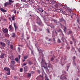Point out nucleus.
Instances as JSON below:
<instances>
[{
  "label": "nucleus",
  "mask_w": 80,
  "mask_h": 80,
  "mask_svg": "<svg viewBox=\"0 0 80 80\" xmlns=\"http://www.w3.org/2000/svg\"><path fill=\"white\" fill-rule=\"evenodd\" d=\"M27 64V62H26L25 63H23V66H25Z\"/></svg>",
  "instance_id": "47"
},
{
  "label": "nucleus",
  "mask_w": 80,
  "mask_h": 80,
  "mask_svg": "<svg viewBox=\"0 0 80 80\" xmlns=\"http://www.w3.org/2000/svg\"><path fill=\"white\" fill-rule=\"evenodd\" d=\"M4 70H5L6 71H7L8 72V71H10V69L7 68H4Z\"/></svg>",
  "instance_id": "10"
},
{
  "label": "nucleus",
  "mask_w": 80,
  "mask_h": 80,
  "mask_svg": "<svg viewBox=\"0 0 80 80\" xmlns=\"http://www.w3.org/2000/svg\"><path fill=\"white\" fill-rule=\"evenodd\" d=\"M72 33V31L71 30H70L68 32L67 35H69V34H71Z\"/></svg>",
  "instance_id": "13"
},
{
  "label": "nucleus",
  "mask_w": 80,
  "mask_h": 80,
  "mask_svg": "<svg viewBox=\"0 0 80 80\" xmlns=\"http://www.w3.org/2000/svg\"><path fill=\"white\" fill-rule=\"evenodd\" d=\"M75 58H76V57H75V56H74L72 58L73 60H75Z\"/></svg>",
  "instance_id": "46"
},
{
  "label": "nucleus",
  "mask_w": 80,
  "mask_h": 80,
  "mask_svg": "<svg viewBox=\"0 0 80 80\" xmlns=\"http://www.w3.org/2000/svg\"><path fill=\"white\" fill-rule=\"evenodd\" d=\"M46 40H48V37H46Z\"/></svg>",
  "instance_id": "63"
},
{
  "label": "nucleus",
  "mask_w": 80,
  "mask_h": 80,
  "mask_svg": "<svg viewBox=\"0 0 80 80\" xmlns=\"http://www.w3.org/2000/svg\"><path fill=\"white\" fill-rule=\"evenodd\" d=\"M37 30V29H35L34 30V31H35V32H36Z\"/></svg>",
  "instance_id": "61"
},
{
  "label": "nucleus",
  "mask_w": 80,
  "mask_h": 80,
  "mask_svg": "<svg viewBox=\"0 0 80 80\" xmlns=\"http://www.w3.org/2000/svg\"><path fill=\"white\" fill-rule=\"evenodd\" d=\"M1 19H2L3 20V19H4V16H2L1 17Z\"/></svg>",
  "instance_id": "52"
},
{
  "label": "nucleus",
  "mask_w": 80,
  "mask_h": 80,
  "mask_svg": "<svg viewBox=\"0 0 80 80\" xmlns=\"http://www.w3.org/2000/svg\"><path fill=\"white\" fill-rule=\"evenodd\" d=\"M4 5L5 6V7H7V5H8V2H6L4 4Z\"/></svg>",
  "instance_id": "17"
},
{
  "label": "nucleus",
  "mask_w": 80,
  "mask_h": 80,
  "mask_svg": "<svg viewBox=\"0 0 80 80\" xmlns=\"http://www.w3.org/2000/svg\"><path fill=\"white\" fill-rule=\"evenodd\" d=\"M46 30H47V32H48L49 33H50V31L49 30V29H46Z\"/></svg>",
  "instance_id": "40"
},
{
  "label": "nucleus",
  "mask_w": 80,
  "mask_h": 80,
  "mask_svg": "<svg viewBox=\"0 0 80 80\" xmlns=\"http://www.w3.org/2000/svg\"><path fill=\"white\" fill-rule=\"evenodd\" d=\"M77 22L78 23H79V20H77Z\"/></svg>",
  "instance_id": "64"
},
{
  "label": "nucleus",
  "mask_w": 80,
  "mask_h": 80,
  "mask_svg": "<svg viewBox=\"0 0 80 80\" xmlns=\"http://www.w3.org/2000/svg\"><path fill=\"white\" fill-rule=\"evenodd\" d=\"M11 63H12V65H14V64H15V61L13 59L11 60Z\"/></svg>",
  "instance_id": "16"
},
{
  "label": "nucleus",
  "mask_w": 80,
  "mask_h": 80,
  "mask_svg": "<svg viewBox=\"0 0 80 80\" xmlns=\"http://www.w3.org/2000/svg\"><path fill=\"white\" fill-rule=\"evenodd\" d=\"M54 22L55 23H58V21H57L56 20H54Z\"/></svg>",
  "instance_id": "30"
},
{
  "label": "nucleus",
  "mask_w": 80,
  "mask_h": 80,
  "mask_svg": "<svg viewBox=\"0 0 80 80\" xmlns=\"http://www.w3.org/2000/svg\"><path fill=\"white\" fill-rule=\"evenodd\" d=\"M12 37L14 38L15 37V33H12Z\"/></svg>",
  "instance_id": "18"
},
{
  "label": "nucleus",
  "mask_w": 80,
  "mask_h": 80,
  "mask_svg": "<svg viewBox=\"0 0 80 80\" xmlns=\"http://www.w3.org/2000/svg\"><path fill=\"white\" fill-rule=\"evenodd\" d=\"M10 48H11V49H13V45H10Z\"/></svg>",
  "instance_id": "35"
},
{
  "label": "nucleus",
  "mask_w": 80,
  "mask_h": 80,
  "mask_svg": "<svg viewBox=\"0 0 80 80\" xmlns=\"http://www.w3.org/2000/svg\"><path fill=\"white\" fill-rule=\"evenodd\" d=\"M19 58V59H20V55H18Z\"/></svg>",
  "instance_id": "62"
},
{
  "label": "nucleus",
  "mask_w": 80,
  "mask_h": 80,
  "mask_svg": "<svg viewBox=\"0 0 80 80\" xmlns=\"http://www.w3.org/2000/svg\"><path fill=\"white\" fill-rule=\"evenodd\" d=\"M63 74H62V75H61L60 78H59L61 79V80H67V76L65 75V76L62 77L63 75Z\"/></svg>",
  "instance_id": "2"
},
{
  "label": "nucleus",
  "mask_w": 80,
  "mask_h": 80,
  "mask_svg": "<svg viewBox=\"0 0 80 80\" xmlns=\"http://www.w3.org/2000/svg\"><path fill=\"white\" fill-rule=\"evenodd\" d=\"M54 60V58H51V61H53Z\"/></svg>",
  "instance_id": "42"
},
{
  "label": "nucleus",
  "mask_w": 80,
  "mask_h": 80,
  "mask_svg": "<svg viewBox=\"0 0 80 80\" xmlns=\"http://www.w3.org/2000/svg\"><path fill=\"white\" fill-rule=\"evenodd\" d=\"M13 12H14V13H16V10L15 9H14L13 10Z\"/></svg>",
  "instance_id": "51"
},
{
  "label": "nucleus",
  "mask_w": 80,
  "mask_h": 80,
  "mask_svg": "<svg viewBox=\"0 0 80 80\" xmlns=\"http://www.w3.org/2000/svg\"><path fill=\"white\" fill-rule=\"evenodd\" d=\"M27 58H28V56H24V59H27Z\"/></svg>",
  "instance_id": "33"
},
{
  "label": "nucleus",
  "mask_w": 80,
  "mask_h": 80,
  "mask_svg": "<svg viewBox=\"0 0 80 80\" xmlns=\"http://www.w3.org/2000/svg\"><path fill=\"white\" fill-rule=\"evenodd\" d=\"M61 40L62 41V42H64V40H65V38L63 37H62L61 38Z\"/></svg>",
  "instance_id": "27"
},
{
  "label": "nucleus",
  "mask_w": 80,
  "mask_h": 80,
  "mask_svg": "<svg viewBox=\"0 0 80 80\" xmlns=\"http://www.w3.org/2000/svg\"><path fill=\"white\" fill-rule=\"evenodd\" d=\"M72 40L75 43H76V40L74 38H72Z\"/></svg>",
  "instance_id": "23"
},
{
  "label": "nucleus",
  "mask_w": 80,
  "mask_h": 80,
  "mask_svg": "<svg viewBox=\"0 0 80 80\" xmlns=\"http://www.w3.org/2000/svg\"><path fill=\"white\" fill-rule=\"evenodd\" d=\"M14 80H17V78L16 76H14Z\"/></svg>",
  "instance_id": "32"
},
{
  "label": "nucleus",
  "mask_w": 80,
  "mask_h": 80,
  "mask_svg": "<svg viewBox=\"0 0 80 80\" xmlns=\"http://www.w3.org/2000/svg\"><path fill=\"white\" fill-rule=\"evenodd\" d=\"M0 45L3 47H5V43L3 42H0Z\"/></svg>",
  "instance_id": "4"
},
{
  "label": "nucleus",
  "mask_w": 80,
  "mask_h": 80,
  "mask_svg": "<svg viewBox=\"0 0 80 80\" xmlns=\"http://www.w3.org/2000/svg\"><path fill=\"white\" fill-rule=\"evenodd\" d=\"M56 59V62H58V60H57V59Z\"/></svg>",
  "instance_id": "58"
},
{
  "label": "nucleus",
  "mask_w": 80,
  "mask_h": 80,
  "mask_svg": "<svg viewBox=\"0 0 80 80\" xmlns=\"http://www.w3.org/2000/svg\"><path fill=\"white\" fill-rule=\"evenodd\" d=\"M28 69V67L27 66H26L24 68V70L25 71H27V69Z\"/></svg>",
  "instance_id": "15"
},
{
  "label": "nucleus",
  "mask_w": 80,
  "mask_h": 80,
  "mask_svg": "<svg viewBox=\"0 0 80 80\" xmlns=\"http://www.w3.org/2000/svg\"><path fill=\"white\" fill-rule=\"evenodd\" d=\"M58 32H62V30L60 29L59 30L57 31Z\"/></svg>",
  "instance_id": "41"
},
{
  "label": "nucleus",
  "mask_w": 80,
  "mask_h": 80,
  "mask_svg": "<svg viewBox=\"0 0 80 80\" xmlns=\"http://www.w3.org/2000/svg\"><path fill=\"white\" fill-rule=\"evenodd\" d=\"M13 58V55H11V58Z\"/></svg>",
  "instance_id": "44"
},
{
  "label": "nucleus",
  "mask_w": 80,
  "mask_h": 80,
  "mask_svg": "<svg viewBox=\"0 0 80 80\" xmlns=\"http://www.w3.org/2000/svg\"><path fill=\"white\" fill-rule=\"evenodd\" d=\"M0 10L2 12H7V10H5L4 9H3L2 8H0Z\"/></svg>",
  "instance_id": "9"
},
{
  "label": "nucleus",
  "mask_w": 80,
  "mask_h": 80,
  "mask_svg": "<svg viewBox=\"0 0 80 80\" xmlns=\"http://www.w3.org/2000/svg\"><path fill=\"white\" fill-rule=\"evenodd\" d=\"M55 32L56 33V35H58V33H57V31H55Z\"/></svg>",
  "instance_id": "56"
},
{
  "label": "nucleus",
  "mask_w": 80,
  "mask_h": 80,
  "mask_svg": "<svg viewBox=\"0 0 80 80\" xmlns=\"http://www.w3.org/2000/svg\"><path fill=\"white\" fill-rule=\"evenodd\" d=\"M55 7H56V8H58V5L57 4H56L55 5Z\"/></svg>",
  "instance_id": "37"
},
{
  "label": "nucleus",
  "mask_w": 80,
  "mask_h": 80,
  "mask_svg": "<svg viewBox=\"0 0 80 80\" xmlns=\"http://www.w3.org/2000/svg\"><path fill=\"white\" fill-rule=\"evenodd\" d=\"M58 42L59 43H61V41H60V40L59 38L58 39Z\"/></svg>",
  "instance_id": "29"
},
{
  "label": "nucleus",
  "mask_w": 80,
  "mask_h": 80,
  "mask_svg": "<svg viewBox=\"0 0 80 80\" xmlns=\"http://www.w3.org/2000/svg\"><path fill=\"white\" fill-rule=\"evenodd\" d=\"M15 60L16 61V62H18L19 61L18 58H15Z\"/></svg>",
  "instance_id": "20"
},
{
  "label": "nucleus",
  "mask_w": 80,
  "mask_h": 80,
  "mask_svg": "<svg viewBox=\"0 0 80 80\" xmlns=\"http://www.w3.org/2000/svg\"><path fill=\"white\" fill-rule=\"evenodd\" d=\"M12 20L14 21L15 20V16H13L12 17Z\"/></svg>",
  "instance_id": "26"
},
{
  "label": "nucleus",
  "mask_w": 80,
  "mask_h": 80,
  "mask_svg": "<svg viewBox=\"0 0 80 80\" xmlns=\"http://www.w3.org/2000/svg\"><path fill=\"white\" fill-rule=\"evenodd\" d=\"M70 48V47H67V49H68V50H69Z\"/></svg>",
  "instance_id": "53"
},
{
  "label": "nucleus",
  "mask_w": 80,
  "mask_h": 80,
  "mask_svg": "<svg viewBox=\"0 0 80 80\" xmlns=\"http://www.w3.org/2000/svg\"><path fill=\"white\" fill-rule=\"evenodd\" d=\"M18 51L19 52H20V48L19 47L18 48Z\"/></svg>",
  "instance_id": "28"
},
{
  "label": "nucleus",
  "mask_w": 80,
  "mask_h": 80,
  "mask_svg": "<svg viewBox=\"0 0 80 80\" xmlns=\"http://www.w3.org/2000/svg\"><path fill=\"white\" fill-rule=\"evenodd\" d=\"M31 74H33V73H35V72H34L33 71H32L31 72Z\"/></svg>",
  "instance_id": "45"
},
{
  "label": "nucleus",
  "mask_w": 80,
  "mask_h": 80,
  "mask_svg": "<svg viewBox=\"0 0 80 80\" xmlns=\"http://www.w3.org/2000/svg\"><path fill=\"white\" fill-rule=\"evenodd\" d=\"M23 71V69L22 68H21L20 69V72H22V71Z\"/></svg>",
  "instance_id": "38"
},
{
  "label": "nucleus",
  "mask_w": 80,
  "mask_h": 80,
  "mask_svg": "<svg viewBox=\"0 0 80 80\" xmlns=\"http://www.w3.org/2000/svg\"><path fill=\"white\" fill-rule=\"evenodd\" d=\"M70 44H73V42H72V41H70Z\"/></svg>",
  "instance_id": "57"
},
{
  "label": "nucleus",
  "mask_w": 80,
  "mask_h": 80,
  "mask_svg": "<svg viewBox=\"0 0 80 80\" xmlns=\"http://www.w3.org/2000/svg\"><path fill=\"white\" fill-rule=\"evenodd\" d=\"M11 68L12 70H14V68L13 67V66H11Z\"/></svg>",
  "instance_id": "36"
},
{
  "label": "nucleus",
  "mask_w": 80,
  "mask_h": 80,
  "mask_svg": "<svg viewBox=\"0 0 80 80\" xmlns=\"http://www.w3.org/2000/svg\"><path fill=\"white\" fill-rule=\"evenodd\" d=\"M72 50H75V49L74 48L73 46H72Z\"/></svg>",
  "instance_id": "55"
},
{
  "label": "nucleus",
  "mask_w": 80,
  "mask_h": 80,
  "mask_svg": "<svg viewBox=\"0 0 80 80\" xmlns=\"http://www.w3.org/2000/svg\"><path fill=\"white\" fill-rule=\"evenodd\" d=\"M4 56H5V53H1L0 57H1V58H4Z\"/></svg>",
  "instance_id": "6"
},
{
  "label": "nucleus",
  "mask_w": 80,
  "mask_h": 80,
  "mask_svg": "<svg viewBox=\"0 0 80 80\" xmlns=\"http://www.w3.org/2000/svg\"><path fill=\"white\" fill-rule=\"evenodd\" d=\"M59 21L60 22H63V21H64V22H66L65 20L63 19V18H61L59 19Z\"/></svg>",
  "instance_id": "11"
},
{
  "label": "nucleus",
  "mask_w": 80,
  "mask_h": 80,
  "mask_svg": "<svg viewBox=\"0 0 80 80\" xmlns=\"http://www.w3.org/2000/svg\"><path fill=\"white\" fill-rule=\"evenodd\" d=\"M12 25H10L9 26V31H12V30H13V29H12Z\"/></svg>",
  "instance_id": "12"
},
{
  "label": "nucleus",
  "mask_w": 80,
  "mask_h": 80,
  "mask_svg": "<svg viewBox=\"0 0 80 80\" xmlns=\"http://www.w3.org/2000/svg\"><path fill=\"white\" fill-rule=\"evenodd\" d=\"M43 73L45 75V77L46 78V80H49V79H48V77L47 76V75L46 74V73H45V72L44 71H43Z\"/></svg>",
  "instance_id": "7"
},
{
  "label": "nucleus",
  "mask_w": 80,
  "mask_h": 80,
  "mask_svg": "<svg viewBox=\"0 0 80 80\" xmlns=\"http://www.w3.org/2000/svg\"><path fill=\"white\" fill-rule=\"evenodd\" d=\"M63 59L64 60H66L67 59V57L66 56H64L62 57Z\"/></svg>",
  "instance_id": "14"
},
{
  "label": "nucleus",
  "mask_w": 80,
  "mask_h": 80,
  "mask_svg": "<svg viewBox=\"0 0 80 80\" xmlns=\"http://www.w3.org/2000/svg\"><path fill=\"white\" fill-rule=\"evenodd\" d=\"M8 2L10 3H13V2H14V1H13L12 0H9Z\"/></svg>",
  "instance_id": "22"
},
{
  "label": "nucleus",
  "mask_w": 80,
  "mask_h": 80,
  "mask_svg": "<svg viewBox=\"0 0 80 80\" xmlns=\"http://www.w3.org/2000/svg\"><path fill=\"white\" fill-rule=\"evenodd\" d=\"M48 41L49 42H50V41H52V39H49Z\"/></svg>",
  "instance_id": "59"
},
{
  "label": "nucleus",
  "mask_w": 80,
  "mask_h": 80,
  "mask_svg": "<svg viewBox=\"0 0 80 80\" xmlns=\"http://www.w3.org/2000/svg\"><path fill=\"white\" fill-rule=\"evenodd\" d=\"M38 24L39 25H40L42 24V22H38Z\"/></svg>",
  "instance_id": "43"
},
{
  "label": "nucleus",
  "mask_w": 80,
  "mask_h": 80,
  "mask_svg": "<svg viewBox=\"0 0 80 80\" xmlns=\"http://www.w3.org/2000/svg\"><path fill=\"white\" fill-rule=\"evenodd\" d=\"M2 31H3L4 33H8V29L6 28L5 29L4 28H3L2 29Z\"/></svg>",
  "instance_id": "3"
},
{
  "label": "nucleus",
  "mask_w": 80,
  "mask_h": 80,
  "mask_svg": "<svg viewBox=\"0 0 80 80\" xmlns=\"http://www.w3.org/2000/svg\"><path fill=\"white\" fill-rule=\"evenodd\" d=\"M3 78H7V75L4 74L3 76Z\"/></svg>",
  "instance_id": "19"
},
{
  "label": "nucleus",
  "mask_w": 80,
  "mask_h": 80,
  "mask_svg": "<svg viewBox=\"0 0 80 80\" xmlns=\"http://www.w3.org/2000/svg\"><path fill=\"white\" fill-rule=\"evenodd\" d=\"M31 73H28V77H31Z\"/></svg>",
  "instance_id": "24"
},
{
  "label": "nucleus",
  "mask_w": 80,
  "mask_h": 80,
  "mask_svg": "<svg viewBox=\"0 0 80 80\" xmlns=\"http://www.w3.org/2000/svg\"><path fill=\"white\" fill-rule=\"evenodd\" d=\"M25 6L26 7H27V8L28 7V4H25Z\"/></svg>",
  "instance_id": "48"
},
{
  "label": "nucleus",
  "mask_w": 80,
  "mask_h": 80,
  "mask_svg": "<svg viewBox=\"0 0 80 80\" xmlns=\"http://www.w3.org/2000/svg\"><path fill=\"white\" fill-rule=\"evenodd\" d=\"M9 20L11 21V22H12V19H11V18H9Z\"/></svg>",
  "instance_id": "50"
},
{
  "label": "nucleus",
  "mask_w": 80,
  "mask_h": 80,
  "mask_svg": "<svg viewBox=\"0 0 80 80\" xmlns=\"http://www.w3.org/2000/svg\"><path fill=\"white\" fill-rule=\"evenodd\" d=\"M48 67H49V68H52V65L50 64H49L48 65Z\"/></svg>",
  "instance_id": "34"
},
{
  "label": "nucleus",
  "mask_w": 80,
  "mask_h": 80,
  "mask_svg": "<svg viewBox=\"0 0 80 80\" xmlns=\"http://www.w3.org/2000/svg\"><path fill=\"white\" fill-rule=\"evenodd\" d=\"M31 54H32V55H34L33 51H31Z\"/></svg>",
  "instance_id": "54"
},
{
  "label": "nucleus",
  "mask_w": 80,
  "mask_h": 80,
  "mask_svg": "<svg viewBox=\"0 0 80 80\" xmlns=\"http://www.w3.org/2000/svg\"><path fill=\"white\" fill-rule=\"evenodd\" d=\"M37 78H38L39 80H42V79H43V77L41 75L38 76Z\"/></svg>",
  "instance_id": "8"
},
{
  "label": "nucleus",
  "mask_w": 80,
  "mask_h": 80,
  "mask_svg": "<svg viewBox=\"0 0 80 80\" xmlns=\"http://www.w3.org/2000/svg\"><path fill=\"white\" fill-rule=\"evenodd\" d=\"M16 7H19V4L16 3Z\"/></svg>",
  "instance_id": "25"
},
{
  "label": "nucleus",
  "mask_w": 80,
  "mask_h": 80,
  "mask_svg": "<svg viewBox=\"0 0 80 80\" xmlns=\"http://www.w3.org/2000/svg\"><path fill=\"white\" fill-rule=\"evenodd\" d=\"M44 63H45L46 65H47V63L45 62V61L43 59V58L42 59V62H41V65L42 67H43L45 68V70L48 71V72H49V69H48V68L47 67H45L44 66Z\"/></svg>",
  "instance_id": "1"
},
{
  "label": "nucleus",
  "mask_w": 80,
  "mask_h": 80,
  "mask_svg": "<svg viewBox=\"0 0 80 80\" xmlns=\"http://www.w3.org/2000/svg\"><path fill=\"white\" fill-rule=\"evenodd\" d=\"M29 63L30 64V65H32V61H30L29 62Z\"/></svg>",
  "instance_id": "39"
},
{
  "label": "nucleus",
  "mask_w": 80,
  "mask_h": 80,
  "mask_svg": "<svg viewBox=\"0 0 80 80\" xmlns=\"http://www.w3.org/2000/svg\"><path fill=\"white\" fill-rule=\"evenodd\" d=\"M8 5H12V3L11 2H8Z\"/></svg>",
  "instance_id": "60"
},
{
  "label": "nucleus",
  "mask_w": 80,
  "mask_h": 80,
  "mask_svg": "<svg viewBox=\"0 0 80 80\" xmlns=\"http://www.w3.org/2000/svg\"><path fill=\"white\" fill-rule=\"evenodd\" d=\"M37 10H39V11L40 12H41V10H40V9L39 8H37Z\"/></svg>",
  "instance_id": "49"
},
{
  "label": "nucleus",
  "mask_w": 80,
  "mask_h": 80,
  "mask_svg": "<svg viewBox=\"0 0 80 80\" xmlns=\"http://www.w3.org/2000/svg\"><path fill=\"white\" fill-rule=\"evenodd\" d=\"M14 27L15 30L16 31V30H17V29L18 28V27L17 26V23H14Z\"/></svg>",
  "instance_id": "5"
},
{
  "label": "nucleus",
  "mask_w": 80,
  "mask_h": 80,
  "mask_svg": "<svg viewBox=\"0 0 80 80\" xmlns=\"http://www.w3.org/2000/svg\"><path fill=\"white\" fill-rule=\"evenodd\" d=\"M38 51H39V53H42V51L40 49H38Z\"/></svg>",
  "instance_id": "21"
},
{
  "label": "nucleus",
  "mask_w": 80,
  "mask_h": 80,
  "mask_svg": "<svg viewBox=\"0 0 80 80\" xmlns=\"http://www.w3.org/2000/svg\"><path fill=\"white\" fill-rule=\"evenodd\" d=\"M10 71H8V72H7V74L8 75H10Z\"/></svg>",
  "instance_id": "31"
}]
</instances>
